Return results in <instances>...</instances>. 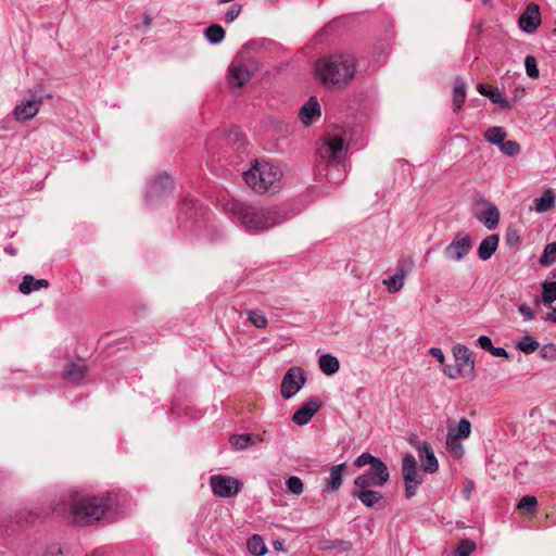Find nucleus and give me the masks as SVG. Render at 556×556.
<instances>
[{"label":"nucleus","instance_id":"nucleus-1","mask_svg":"<svg viewBox=\"0 0 556 556\" xmlns=\"http://www.w3.org/2000/svg\"><path fill=\"white\" fill-rule=\"evenodd\" d=\"M111 505L109 495L93 496L75 490L54 510L60 515H68L75 523L88 526L99 521Z\"/></svg>","mask_w":556,"mask_h":556},{"label":"nucleus","instance_id":"nucleus-2","mask_svg":"<svg viewBox=\"0 0 556 556\" xmlns=\"http://www.w3.org/2000/svg\"><path fill=\"white\" fill-rule=\"evenodd\" d=\"M225 210L248 231H263L289 218L287 212L280 207L258 208L235 200L228 202Z\"/></svg>","mask_w":556,"mask_h":556},{"label":"nucleus","instance_id":"nucleus-3","mask_svg":"<svg viewBox=\"0 0 556 556\" xmlns=\"http://www.w3.org/2000/svg\"><path fill=\"white\" fill-rule=\"evenodd\" d=\"M355 72L356 62L350 54H332L316 63V73L327 86H345L353 79Z\"/></svg>","mask_w":556,"mask_h":556},{"label":"nucleus","instance_id":"nucleus-4","mask_svg":"<svg viewBox=\"0 0 556 556\" xmlns=\"http://www.w3.org/2000/svg\"><path fill=\"white\" fill-rule=\"evenodd\" d=\"M282 172L278 165L256 160L250 169L243 173L245 184L257 193L276 192L280 189Z\"/></svg>","mask_w":556,"mask_h":556},{"label":"nucleus","instance_id":"nucleus-5","mask_svg":"<svg viewBox=\"0 0 556 556\" xmlns=\"http://www.w3.org/2000/svg\"><path fill=\"white\" fill-rule=\"evenodd\" d=\"M257 71L255 63L236 58L227 72V84L230 89L242 88Z\"/></svg>","mask_w":556,"mask_h":556},{"label":"nucleus","instance_id":"nucleus-6","mask_svg":"<svg viewBox=\"0 0 556 556\" xmlns=\"http://www.w3.org/2000/svg\"><path fill=\"white\" fill-rule=\"evenodd\" d=\"M317 154L320 159L318 163H343L346 154V147L342 138L331 137L318 148Z\"/></svg>","mask_w":556,"mask_h":556},{"label":"nucleus","instance_id":"nucleus-7","mask_svg":"<svg viewBox=\"0 0 556 556\" xmlns=\"http://www.w3.org/2000/svg\"><path fill=\"white\" fill-rule=\"evenodd\" d=\"M306 381V374L303 368L293 366L288 369L282 378L280 392L285 400L291 399L304 386Z\"/></svg>","mask_w":556,"mask_h":556},{"label":"nucleus","instance_id":"nucleus-8","mask_svg":"<svg viewBox=\"0 0 556 556\" xmlns=\"http://www.w3.org/2000/svg\"><path fill=\"white\" fill-rule=\"evenodd\" d=\"M380 469H375V466H371L364 473L357 476L354 479L355 486H383L390 479V472L387 465L380 459Z\"/></svg>","mask_w":556,"mask_h":556},{"label":"nucleus","instance_id":"nucleus-9","mask_svg":"<svg viewBox=\"0 0 556 556\" xmlns=\"http://www.w3.org/2000/svg\"><path fill=\"white\" fill-rule=\"evenodd\" d=\"M472 240L465 232H457L452 242L445 247L443 254L450 261H462L471 250Z\"/></svg>","mask_w":556,"mask_h":556},{"label":"nucleus","instance_id":"nucleus-10","mask_svg":"<svg viewBox=\"0 0 556 556\" xmlns=\"http://www.w3.org/2000/svg\"><path fill=\"white\" fill-rule=\"evenodd\" d=\"M213 493L222 497H231L238 494L241 483L238 479L228 476H213L211 478Z\"/></svg>","mask_w":556,"mask_h":556},{"label":"nucleus","instance_id":"nucleus-11","mask_svg":"<svg viewBox=\"0 0 556 556\" xmlns=\"http://www.w3.org/2000/svg\"><path fill=\"white\" fill-rule=\"evenodd\" d=\"M372 486H355L352 491V496L361 501V503L372 509H382L386 505L384 497L381 492L372 490Z\"/></svg>","mask_w":556,"mask_h":556},{"label":"nucleus","instance_id":"nucleus-12","mask_svg":"<svg viewBox=\"0 0 556 556\" xmlns=\"http://www.w3.org/2000/svg\"><path fill=\"white\" fill-rule=\"evenodd\" d=\"M413 265L414 261L412 257L399 262L396 271L389 279L383 280L389 293H396L403 288L406 275Z\"/></svg>","mask_w":556,"mask_h":556},{"label":"nucleus","instance_id":"nucleus-13","mask_svg":"<svg viewBox=\"0 0 556 556\" xmlns=\"http://www.w3.org/2000/svg\"><path fill=\"white\" fill-rule=\"evenodd\" d=\"M519 27L527 34L534 33L541 25V12L540 7L530 2L527 4L525 11L519 16Z\"/></svg>","mask_w":556,"mask_h":556},{"label":"nucleus","instance_id":"nucleus-14","mask_svg":"<svg viewBox=\"0 0 556 556\" xmlns=\"http://www.w3.org/2000/svg\"><path fill=\"white\" fill-rule=\"evenodd\" d=\"M173 188V179L166 174L159 175L153 179L147 190V199L150 202L161 199L165 193Z\"/></svg>","mask_w":556,"mask_h":556},{"label":"nucleus","instance_id":"nucleus-15","mask_svg":"<svg viewBox=\"0 0 556 556\" xmlns=\"http://www.w3.org/2000/svg\"><path fill=\"white\" fill-rule=\"evenodd\" d=\"M41 104V97L36 98L35 96H31L29 99L15 106L13 112L15 119L18 122L31 119L38 113Z\"/></svg>","mask_w":556,"mask_h":556},{"label":"nucleus","instance_id":"nucleus-16","mask_svg":"<svg viewBox=\"0 0 556 556\" xmlns=\"http://www.w3.org/2000/svg\"><path fill=\"white\" fill-rule=\"evenodd\" d=\"M456 365L463 368L464 377H475V361L468 348L457 344L453 348Z\"/></svg>","mask_w":556,"mask_h":556},{"label":"nucleus","instance_id":"nucleus-17","mask_svg":"<svg viewBox=\"0 0 556 556\" xmlns=\"http://www.w3.org/2000/svg\"><path fill=\"white\" fill-rule=\"evenodd\" d=\"M317 170L319 175L325 176L328 182L334 185L340 184L346 176L344 163H318Z\"/></svg>","mask_w":556,"mask_h":556},{"label":"nucleus","instance_id":"nucleus-18","mask_svg":"<svg viewBox=\"0 0 556 556\" xmlns=\"http://www.w3.org/2000/svg\"><path fill=\"white\" fill-rule=\"evenodd\" d=\"M321 405L323 403L318 399H309L293 414L292 421L299 426L306 425Z\"/></svg>","mask_w":556,"mask_h":556},{"label":"nucleus","instance_id":"nucleus-19","mask_svg":"<svg viewBox=\"0 0 556 556\" xmlns=\"http://www.w3.org/2000/svg\"><path fill=\"white\" fill-rule=\"evenodd\" d=\"M485 208L477 215V219L482 223L489 230H493L500 223V211L497 206L486 200H481Z\"/></svg>","mask_w":556,"mask_h":556},{"label":"nucleus","instance_id":"nucleus-20","mask_svg":"<svg viewBox=\"0 0 556 556\" xmlns=\"http://www.w3.org/2000/svg\"><path fill=\"white\" fill-rule=\"evenodd\" d=\"M417 448L419 451V458L421 462L422 470L428 473L435 472L439 468V463L430 443L425 441L420 443Z\"/></svg>","mask_w":556,"mask_h":556},{"label":"nucleus","instance_id":"nucleus-21","mask_svg":"<svg viewBox=\"0 0 556 556\" xmlns=\"http://www.w3.org/2000/svg\"><path fill=\"white\" fill-rule=\"evenodd\" d=\"M402 475L404 482H416L421 483L422 479L418 472L417 462L415 456L412 454H406L402 460Z\"/></svg>","mask_w":556,"mask_h":556},{"label":"nucleus","instance_id":"nucleus-22","mask_svg":"<svg viewBox=\"0 0 556 556\" xmlns=\"http://www.w3.org/2000/svg\"><path fill=\"white\" fill-rule=\"evenodd\" d=\"M477 90L482 96L488 97L493 103L498 104L502 110H510L511 105L509 101L504 97V94L497 88L486 87L483 84H479L477 86Z\"/></svg>","mask_w":556,"mask_h":556},{"label":"nucleus","instance_id":"nucleus-23","mask_svg":"<svg viewBox=\"0 0 556 556\" xmlns=\"http://www.w3.org/2000/svg\"><path fill=\"white\" fill-rule=\"evenodd\" d=\"M500 243L498 235H489L478 247V256L481 261H488L495 253Z\"/></svg>","mask_w":556,"mask_h":556},{"label":"nucleus","instance_id":"nucleus-24","mask_svg":"<svg viewBox=\"0 0 556 556\" xmlns=\"http://www.w3.org/2000/svg\"><path fill=\"white\" fill-rule=\"evenodd\" d=\"M300 118L305 126L311 125L315 116H320V105L315 97H311L300 110Z\"/></svg>","mask_w":556,"mask_h":556},{"label":"nucleus","instance_id":"nucleus-25","mask_svg":"<svg viewBox=\"0 0 556 556\" xmlns=\"http://www.w3.org/2000/svg\"><path fill=\"white\" fill-rule=\"evenodd\" d=\"M345 463L338 464L330 469L329 478L326 480V489L330 492H336L340 489L343 481V471Z\"/></svg>","mask_w":556,"mask_h":556},{"label":"nucleus","instance_id":"nucleus-26","mask_svg":"<svg viewBox=\"0 0 556 556\" xmlns=\"http://www.w3.org/2000/svg\"><path fill=\"white\" fill-rule=\"evenodd\" d=\"M49 281L47 279H35L31 275H25L20 283L18 290L23 294H29L41 288H48Z\"/></svg>","mask_w":556,"mask_h":556},{"label":"nucleus","instance_id":"nucleus-27","mask_svg":"<svg viewBox=\"0 0 556 556\" xmlns=\"http://www.w3.org/2000/svg\"><path fill=\"white\" fill-rule=\"evenodd\" d=\"M87 367L75 362L68 363L63 369V377L72 382H79L86 375Z\"/></svg>","mask_w":556,"mask_h":556},{"label":"nucleus","instance_id":"nucleus-28","mask_svg":"<svg viewBox=\"0 0 556 556\" xmlns=\"http://www.w3.org/2000/svg\"><path fill=\"white\" fill-rule=\"evenodd\" d=\"M466 101V83L462 78L455 80L453 89V111L458 113Z\"/></svg>","mask_w":556,"mask_h":556},{"label":"nucleus","instance_id":"nucleus-29","mask_svg":"<svg viewBox=\"0 0 556 556\" xmlns=\"http://www.w3.org/2000/svg\"><path fill=\"white\" fill-rule=\"evenodd\" d=\"M320 370L327 376H331L339 370V359L331 354H323L318 359Z\"/></svg>","mask_w":556,"mask_h":556},{"label":"nucleus","instance_id":"nucleus-30","mask_svg":"<svg viewBox=\"0 0 556 556\" xmlns=\"http://www.w3.org/2000/svg\"><path fill=\"white\" fill-rule=\"evenodd\" d=\"M555 205V195L551 188H547L541 198L534 200V210L539 213L549 211Z\"/></svg>","mask_w":556,"mask_h":556},{"label":"nucleus","instance_id":"nucleus-31","mask_svg":"<svg viewBox=\"0 0 556 556\" xmlns=\"http://www.w3.org/2000/svg\"><path fill=\"white\" fill-rule=\"evenodd\" d=\"M446 448L453 458H462L464 455V447L460 443V439L453 437V431L448 430L446 434Z\"/></svg>","mask_w":556,"mask_h":556},{"label":"nucleus","instance_id":"nucleus-32","mask_svg":"<svg viewBox=\"0 0 556 556\" xmlns=\"http://www.w3.org/2000/svg\"><path fill=\"white\" fill-rule=\"evenodd\" d=\"M225 30L219 24H212L204 30V36L212 45H218L225 39Z\"/></svg>","mask_w":556,"mask_h":556},{"label":"nucleus","instance_id":"nucleus-33","mask_svg":"<svg viewBox=\"0 0 556 556\" xmlns=\"http://www.w3.org/2000/svg\"><path fill=\"white\" fill-rule=\"evenodd\" d=\"M247 547L254 556H264L267 553V547L258 534H254L248 540Z\"/></svg>","mask_w":556,"mask_h":556},{"label":"nucleus","instance_id":"nucleus-34","mask_svg":"<svg viewBox=\"0 0 556 556\" xmlns=\"http://www.w3.org/2000/svg\"><path fill=\"white\" fill-rule=\"evenodd\" d=\"M505 137L506 132L504 129L497 126L490 127L484 132V139L496 147H498L505 140Z\"/></svg>","mask_w":556,"mask_h":556},{"label":"nucleus","instance_id":"nucleus-35","mask_svg":"<svg viewBox=\"0 0 556 556\" xmlns=\"http://www.w3.org/2000/svg\"><path fill=\"white\" fill-rule=\"evenodd\" d=\"M556 262V242L545 245L539 263L542 266H552Z\"/></svg>","mask_w":556,"mask_h":556},{"label":"nucleus","instance_id":"nucleus-36","mask_svg":"<svg viewBox=\"0 0 556 556\" xmlns=\"http://www.w3.org/2000/svg\"><path fill=\"white\" fill-rule=\"evenodd\" d=\"M540 348V343L531 336H525L521 341L517 343V349L525 354H532Z\"/></svg>","mask_w":556,"mask_h":556},{"label":"nucleus","instance_id":"nucleus-37","mask_svg":"<svg viewBox=\"0 0 556 556\" xmlns=\"http://www.w3.org/2000/svg\"><path fill=\"white\" fill-rule=\"evenodd\" d=\"M380 458L377 457V456H374L371 455L370 453H363L361 454L355 460H354V466L359 468V467H364L366 465H369L370 467L371 466H375V469H380L381 467L379 466L380 464Z\"/></svg>","mask_w":556,"mask_h":556},{"label":"nucleus","instance_id":"nucleus-38","mask_svg":"<svg viewBox=\"0 0 556 556\" xmlns=\"http://www.w3.org/2000/svg\"><path fill=\"white\" fill-rule=\"evenodd\" d=\"M542 300L544 304H552L556 301V281H545L542 283Z\"/></svg>","mask_w":556,"mask_h":556},{"label":"nucleus","instance_id":"nucleus-39","mask_svg":"<svg viewBox=\"0 0 556 556\" xmlns=\"http://www.w3.org/2000/svg\"><path fill=\"white\" fill-rule=\"evenodd\" d=\"M229 441H230L231 445L233 447H236L237 450H244L249 445L252 444L253 439H252L251 434L243 433V434H233V435H231Z\"/></svg>","mask_w":556,"mask_h":556},{"label":"nucleus","instance_id":"nucleus-40","mask_svg":"<svg viewBox=\"0 0 556 556\" xmlns=\"http://www.w3.org/2000/svg\"><path fill=\"white\" fill-rule=\"evenodd\" d=\"M453 431V437H457L458 439H466L470 435L471 432V424L466 418H462L458 421L457 429H451Z\"/></svg>","mask_w":556,"mask_h":556},{"label":"nucleus","instance_id":"nucleus-41","mask_svg":"<svg viewBox=\"0 0 556 556\" xmlns=\"http://www.w3.org/2000/svg\"><path fill=\"white\" fill-rule=\"evenodd\" d=\"M498 149L507 156H515L520 153V146L517 141L514 140H504L498 146Z\"/></svg>","mask_w":556,"mask_h":556},{"label":"nucleus","instance_id":"nucleus-42","mask_svg":"<svg viewBox=\"0 0 556 556\" xmlns=\"http://www.w3.org/2000/svg\"><path fill=\"white\" fill-rule=\"evenodd\" d=\"M476 549V543L471 540L465 539L462 540L458 546L456 547L454 555L455 556H469Z\"/></svg>","mask_w":556,"mask_h":556},{"label":"nucleus","instance_id":"nucleus-43","mask_svg":"<svg viewBox=\"0 0 556 556\" xmlns=\"http://www.w3.org/2000/svg\"><path fill=\"white\" fill-rule=\"evenodd\" d=\"M249 320L258 329H264L267 327L268 320L266 316L258 311H249Z\"/></svg>","mask_w":556,"mask_h":556},{"label":"nucleus","instance_id":"nucleus-44","mask_svg":"<svg viewBox=\"0 0 556 556\" xmlns=\"http://www.w3.org/2000/svg\"><path fill=\"white\" fill-rule=\"evenodd\" d=\"M286 484H287L288 491L295 495H300L304 491V484H303L302 480L296 476L289 477L286 481Z\"/></svg>","mask_w":556,"mask_h":556},{"label":"nucleus","instance_id":"nucleus-45","mask_svg":"<svg viewBox=\"0 0 556 556\" xmlns=\"http://www.w3.org/2000/svg\"><path fill=\"white\" fill-rule=\"evenodd\" d=\"M526 73L530 78H538L540 73L538 70V62L533 55H527L525 58Z\"/></svg>","mask_w":556,"mask_h":556},{"label":"nucleus","instance_id":"nucleus-46","mask_svg":"<svg viewBox=\"0 0 556 556\" xmlns=\"http://www.w3.org/2000/svg\"><path fill=\"white\" fill-rule=\"evenodd\" d=\"M538 505V500L535 496L526 495L521 497L518 502L517 507L520 510H533Z\"/></svg>","mask_w":556,"mask_h":556},{"label":"nucleus","instance_id":"nucleus-47","mask_svg":"<svg viewBox=\"0 0 556 556\" xmlns=\"http://www.w3.org/2000/svg\"><path fill=\"white\" fill-rule=\"evenodd\" d=\"M520 241L519 231L516 228L509 227L506 230L505 242L508 247H515Z\"/></svg>","mask_w":556,"mask_h":556},{"label":"nucleus","instance_id":"nucleus-48","mask_svg":"<svg viewBox=\"0 0 556 556\" xmlns=\"http://www.w3.org/2000/svg\"><path fill=\"white\" fill-rule=\"evenodd\" d=\"M540 356L547 361L556 359V345L553 343L543 345L540 350Z\"/></svg>","mask_w":556,"mask_h":556},{"label":"nucleus","instance_id":"nucleus-49","mask_svg":"<svg viewBox=\"0 0 556 556\" xmlns=\"http://www.w3.org/2000/svg\"><path fill=\"white\" fill-rule=\"evenodd\" d=\"M242 5L239 3H233L225 14V22L232 23L241 13Z\"/></svg>","mask_w":556,"mask_h":556},{"label":"nucleus","instance_id":"nucleus-50","mask_svg":"<svg viewBox=\"0 0 556 556\" xmlns=\"http://www.w3.org/2000/svg\"><path fill=\"white\" fill-rule=\"evenodd\" d=\"M443 372L445 376H447L451 379H456L460 376L464 377L463 368H459L458 365H445L443 368Z\"/></svg>","mask_w":556,"mask_h":556},{"label":"nucleus","instance_id":"nucleus-51","mask_svg":"<svg viewBox=\"0 0 556 556\" xmlns=\"http://www.w3.org/2000/svg\"><path fill=\"white\" fill-rule=\"evenodd\" d=\"M518 312L523 316L525 320H532L534 318L533 311L525 303L518 306Z\"/></svg>","mask_w":556,"mask_h":556},{"label":"nucleus","instance_id":"nucleus-52","mask_svg":"<svg viewBox=\"0 0 556 556\" xmlns=\"http://www.w3.org/2000/svg\"><path fill=\"white\" fill-rule=\"evenodd\" d=\"M479 346L491 353V350L493 349L492 340L488 336H480L477 340Z\"/></svg>","mask_w":556,"mask_h":556},{"label":"nucleus","instance_id":"nucleus-53","mask_svg":"<svg viewBox=\"0 0 556 556\" xmlns=\"http://www.w3.org/2000/svg\"><path fill=\"white\" fill-rule=\"evenodd\" d=\"M421 483H416V482H405V495L407 498H410L415 495L416 493V490L417 488L420 485Z\"/></svg>","mask_w":556,"mask_h":556},{"label":"nucleus","instance_id":"nucleus-54","mask_svg":"<svg viewBox=\"0 0 556 556\" xmlns=\"http://www.w3.org/2000/svg\"><path fill=\"white\" fill-rule=\"evenodd\" d=\"M429 353L438 359L439 363L444 364L445 356L440 348H431Z\"/></svg>","mask_w":556,"mask_h":556},{"label":"nucleus","instance_id":"nucleus-55","mask_svg":"<svg viewBox=\"0 0 556 556\" xmlns=\"http://www.w3.org/2000/svg\"><path fill=\"white\" fill-rule=\"evenodd\" d=\"M491 354L497 357L509 358L508 352L504 348L500 346H493V349L491 350Z\"/></svg>","mask_w":556,"mask_h":556},{"label":"nucleus","instance_id":"nucleus-56","mask_svg":"<svg viewBox=\"0 0 556 556\" xmlns=\"http://www.w3.org/2000/svg\"><path fill=\"white\" fill-rule=\"evenodd\" d=\"M544 320L556 324V307L552 308V311L544 317Z\"/></svg>","mask_w":556,"mask_h":556},{"label":"nucleus","instance_id":"nucleus-57","mask_svg":"<svg viewBox=\"0 0 556 556\" xmlns=\"http://www.w3.org/2000/svg\"><path fill=\"white\" fill-rule=\"evenodd\" d=\"M151 24H152L151 15L150 14H144V16H143V26H144V28L146 29L150 28Z\"/></svg>","mask_w":556,"mask_h":556},{"label":"nucleus","instance_id":"nucleus-58","mask_svg":"<svg viewBox=\"0 0 556 556\" xmlns=\"http://www.w3.org/2000/svg\"><path fill=\"white\" fill-rule=\"evenodd\" d=\"M337 544L342 546L343 551H348V549L351 548V544L349 542H345V541H337Z\"/></svg>","mask_w":556,"mask_h":556},{"label":"nucleus","instance_id":"nucleus-59","mask_svg":"<svg viewBox=\"0 0 556 556\" xmlns=\"http://www.w3.org/2000/svg\"><path fill=\"white\" fill-rule=\"evenodd\" d=\"M274 548L277 549V551H285L283 548V543L281 541H275L274 542Z\"/></svg>","mask_w":556,"mask_h":556},{"label":"nucleus","instance_id":"nucleus-60","mask_svg":"<svg viewBox=\"0 0 556 556\" xmlns=\"http://www.w3.org/2000/svg\"><path fill=\"white\" fill-rule=\"evenodd\" d=\"M471 489H472V483H468V485L465 488V493H466V498H469L470 496V493H471Z\"/></svg>","mask_w":556,"mask_h":556},{"label":"nucleus","instance_id":"nucleus-61","mask_svg":"<svg viewBox=\"0 0 556 556\" xmlns=\"http://www.w3.org/2000/svg\"><path fill=\"white\" fill-rule=\"evenodd\" d=\"M7 251H8L11 255H16V252H17V251H16V249H14V248H12V247L8 248V249H7Z\"/></svg>","mask_w":556,"mask_h":556}]
</instances>
